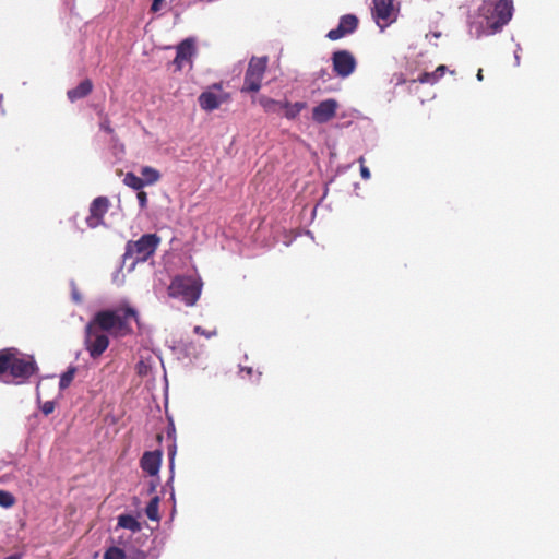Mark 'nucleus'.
<instances>
[{"label": "nucleus", "instance_id": "f257e3e1", "mask_svg": "<svg viewBox=\"0 0 559 559\" xmlns=\"http://www.w3.org/2000/svg\"><path fill=\"white\" fill-rule=\"evenodd\" d=\"M38 368L32 356L21 354L16 348L0 349V379L7 373L15 384L26 382L37 372Z\"/></svg>", "mask_w": 559, "mask_h": 559}, {"label": "nucleus", "instance_id": "f03ea898", "mask_svg": "<svg viewBox=\"0 0 559 559\" xmlns=\"http://www.w3.org/2000/svg\"><path fill=\"white\" fill-rule=\"evenodd\" d=\"M138 319V313L133 308L127 307L116 310H100L94 314L88 322L98 330L108 332L114 336H124L132 332L130 320Z\"/></svg>", "mask_w": 559, "mask_h": 559}, {"label": "nucleus", "instance_id": "7ed1b4c3", "mask_svg": "<svg viewBox=\"0 0 559 559\" xmlns=\"http://www.w3.org/2000/svg\"><path fill=\"white\" fill-rule=\"evenodd\" d=\"M513 14L512 0H487L479 7V15L484 19L483 26L490 34L498 33L509 23Z\"/></svg>", "mask_w": 559, "mask_h": 559}, {"label": "nucleus", "instance_id": "20e7f679", "mask_svg": "<svg viewBox=\"0 0 559 559\" xmlns=\"http://www.w3.org/2000/svg\"><path fill=\"white\" fill-rule=\"evenodd\" d=\"M159 242L160 238L156 234H145L136 241H128L123 260H132L133 263L145 262L155 253Z\"/></svg>", "mask_w": 559, "mask_h": 559}, {"label": "nucleus", "instance_id": "39448f33", "mask_svg": "<svg viewBox=\"0 0 559 559\" xmlns=\"http://www.w3.org/2000/svg\"><path fill=\"white\" fill-rule=\"evenodd\" d=\"M201 283L191 276L175 277L169 287L170 297L181 299L187 306H193L201 295Z\"/></svg>", "mask_w": 559, "mask_h": 559}, {"label": "nucleus", "instance_id": "423d86ee", "mask_svg": "<svg viewBox=\"0 0 559 559\" xmlns=\"http://www.w3.org/2000/svg\"><path fill=\"white\" fill-rule=\"evenodd\" d=\"M267 68V57H252L245 73L242 93H257Z\"/></svg>", "mask_w": 559, "mask_h": 559}, {"label": "nucleus", "instance_id": "0eeeda50", "mask_svg": "<svg viewBox=\"0 0 559 559\" xmlns=\"http://www.w3.org/2000/svg\"><path fill=\"white\" fill-rule=\"evenodd\" d=\"M109 337L106 333L87 323L84 330V347L91 358L100 357L109 346Z\"/></svg>", "mask_w": 559, "mask_h": 559}, {"label": "nucleus", "instance_id": "6e6552de", "mask_svg": "<svg viewBox=\"0 0 559 559\" xmlns=\"http://www.w3.org/2000/svg\"><path fill=\"white\" fill-rule=\"evenodd\" d=\"M331 61L334 74L342 79L352 75L357 68L354 53L346 49L334 51Z\"/></svg>", "mask_w": 559, "mask_h": 559}, {"label": "nucleus", "instance_id": "1a4fd4ad", "mask_svg": "<svg viewBox=\"0 0 559 559\" xmlns=\"http://www.w3.org/2000/svg\"><path fill=\"white\" fill-rule=\"evenodd\" d=\"M222 90L221 83L213 84L210 90L202 92L200 96L198 97V102L200 107L205 111H213L217 109L222 104L229 100V94L227 93H221L215 94L211 90Z\"/></svg>", "mask_w": 559, "mask_h": 559}, {"label": "nucleus", "instance_id": "9d476101", "mask_svg": "<svg viewBox=\"0 0 559 559\" xmlns=\"http://www.w3.org/2000/svg\"><path fill=\"white\" fill-rule=\"evenodd\" d=\"M109 209L107 197H97L90 205V214L86 217V224L90 228H96L104 224V216Z\"/></svg>", "mask_w": 559, "mask_h": 559}, {"label": "nucleus", "instance_id": "9b49d317", "mask_svg": "<svg viewBox=\"0 0 559 559\" xmlns=\"http://www.w3.org/2000/svg\"><path fill=\"white\" fill-rule=\"evenodd\" d=\"M357 27H358L357 16L354 14H346L340 19L337 27L331 29L326 34V37L330 40H337V39L345 37L346 35L354 33L357 29Z\"/></svg>", "mask_w": 559, "mask_h": 559}, {"label": "nucleus", "instance_id": "f8f14e48", "mask_svg": "<svg viewBox=\"0 0 559 559\" xmlns=\"http://www.w3.org/2000/svg\"><path fill=\"white\" fill-rule=\"evenodd\" d=\"M195 53L194 40L192 38H186L176 47V57L173 63L177 71H181L185 63H192V57Z\"/></svg>", "mask_w": 559, "mask_h": 559}, {"label": "nucleus", "instance_id": "ddd939ff", "mask_svg": "<svg viewBox=\"0 0 559 559\" xmlns=\"http://www.w3.org/2000/svg\"><path fill=\"white\" fill-rule=\"evenodd\" d=\"M337 106V102L332 98L321 102L312 109V119L318 123L330 121L335 117Z\"/></svg>", "mask_w": 559, "mask_h": 559}, {"label": "nucleus", "instance_id": "4468645a", "mask_svg": "<svg viewBox=\"0 0 559 559\" xmlns=\"http://www.w3.org/2000/svg\"><path fill=\"white\" fill-rule=\"evenodd\" d=\"M162 462V454L158 451L145 452L141 459V467L148 475L154 476L158 473Z\"/></svg>", "mask_w": 559, "mask_h": 559}, {"label": "nucleus", "instance_id": "2eb2a0df", "mask_svg": "<svg viewBox=\"0 0 559 559\" xmlns=\"http://www.w3.org/2000/svg\"><path fill=\"white\" fill-rule=\"evenodd\" d=\"M393 10V0H373L372 16L378 25L388 21Z\"/></svg>", "mask_w": 559, "mask_h": 559}, {"label": "nucleus", "instance_id": "dca6fc26", "mask_svg": "<svg viewBox=\"0 0 559 559\" xmlns=\"http://www.w3.org/2000/svg\"><path fill=\"white\" fill-rule=\"evenodd\" d=\"M93 91V83L90 79L83 80L76 87L67 92V96L71 102L84 98Z\"/></svg>", "mask_w": 559, "mask_h": 559}, {"label": "nucleus", "instance_id": "f3484780", "mask_svg": "<svg viewBox=\"0 0 559 559\" xmlns=\"http://www.w3.org/2000/svg\"><path fill=\"white\" fill-rule=\"evenodd\" d=\"M447 67L440 64L433 72H424L418 76V82L435 84L437 83L445 73Z\"/></svg>", "mask_w": 559, "mask_h": 559}, {"label": "nucleus", "instance_id": "a211bd4d", "mask_svg": "<svg viewBox=\"0 0 559 559\" xmlns=\"http://www.w3.org/2000/svg\"><path fill=\"white\" fill-rule=\"evenodd\" d=\"M118 527L129 530L132 533H138L142 528L140 522L130 514H121L118 516Z\"/></svg>", "mask_w": 559, "mask_h": 559}, {"label": "nucleus", "instance_id": "6ab92c4d", "mask_svg": "<svg viewBox=\"0 0 559 559\" xmlns=\"http://www.w3.org/2000/svg\"><path fill=\"white\" fill-rule=\"evenodd\" d=\"M141 175L145 185H154L160 179L159 171L151 166L142 167Z\"/></svg>", "mask_w": 559, "mask_h": 559}, {"label": "nucleus", "instance_id": "aec40b11", "mask_svg": "<svg viewBox=\"0 0 559 559\" xmlns=\"http://www.w3.org/2000/svg\"><path fill=\"white\" fill-rule=\"evenodd\" d=\"M76 371H78V368H76V367H74V366H70V367L67 369V371H64V372L60 376V380H59V389H60L61 391H63V390L68 389V388L71 385V383H72V381H73V379H74V377H75V374H76Z\"/></svg>", "mask_w": 559, "mask_h": 559}, {"label": "nucleus", "instance_id": "412c9836", "mask_svg": "<svg viewBox=\"0 0 559 559\" xmlns=\"http://www.w3.org/2000/svg\"><path fill=\"white\" fill-rule=\"evenodd\" d=\"M259 103L265 112H278L283 108L282 103L266 96H261Z\"/></svg>", "mask_w": 559, "mask_h": 559}, {"label": "nucleus", "instance_id": "4be33fe9", "mask_svg": "<svg viewBox=\"0 0 559 559\" xmlns=\"http://www.w3.org/2000/svg\"><path fill=\"white\" fill-rule=\"evenodd\" d=\"M123 183L138 191L145 186V181H143L141 177H138L135 174L131 171L124 175Z\"/></svg>", "mask_w": 559, "mask_h": 559}, {"label": "nucleus", "instance_id": "5701e85b", "mask_svg": "<svg viewBox=\"0 0 559 559\" xmlns=\"http://www.w3.org/2000/svg\"><path fill=\"white\" fill-rule=\"evenodd\" d=\"M158 508H159V498L157 496L153 497L151 501L147 503L145 508V514L147 518L152 521H158L159 514H158Z\"/></svg>", "mask_w": 559, "mask_h": 559}, {"label": "nucleus", "instance_id": "b1692460", "mask_svg": "<svg viewBox=\"0 0 559 559\" xmlns=\"http://www.w3.org/2000/svg\"><path fill=\"white\" fill-rule=\"evenodd\" d=\"M282 106H283V108L286 109L285 116L288 119H294L305 108L304 103H295L293 105L285 103V104H282Z\"/></svg>", "mask_w": 559, "mask_h": 559}, {"label": "nucleus", "instance_id": "393cba45", "mask_svg": "<svg viewBox=\"0 0 559 559\" xmlns=\"http://www.w3.org/2000/svg\"><path fill=\"white\" fill-rule=\"evenodd\" d=\"M15 497L11 492L0 489V507L11 508L15 504Z\"/></svg>", "mask_w": 559, "mask_h": 559}, {"label": "nucleus", "instance_id": "a878e982", "mask_svg": "<svg viewBox=\"0 0 559 559\" xmlns=\"http://www.w3.org/2000/svg\"><path fill=\"white\" fill-rule=\"evenodd\" d=\"M104 559H126V554L121 548L111 546L105 551Z\"/></svg>", "mask_w": 559, "mask_h": 559}, {"label": "nucleus", "instance_id": "bb28decb", "mask_svg": "<svg viewBox=\"0 0 559 559\" xmlns=\"http://www.w3.org/2000/svg\"><path fill=\"white\" fill-rule=\"evenodd\" d=\"M100 129L104 130L108 134L114 133V129L110 126V120L107 115H104L99 124Z\"/></svg>", "mask_w": 559, "mask_h": 559}, {"label": "nucleus", "instance_id": "cd10ccee", "mask_svg": "<svg viewBox=\"0 0 559 559\" xmlns=\"http://www.w3.org/2000/svg\"><path fill=\"white\" fill-rule=\"evenodd\" d=\"M193 331L195 334L203 335L206 338H211L212 336H215L217 334L216 330L206 331L205 329H203L200 325L194 326Z\"/></svg>", "mask_w": 559, "mask_h": 559}, {"label": "nucleus", "instance_id": "c85d7f7f", "mask_svg": "<svg viewBox=\"0 0 559 559\" xmlns=\"http://www.w3.org/2000/svg\"><path fill=\"white\" fill-rule=\"evenodd\" d=\"M358 162L360 164V175H361V177L365 180H368L370 178L371 174H370V170L368 169V167L365 166V158L362 156H360Z\"/></svg>", "mask_w": 559, "mask_h": 559}, {"label": "nucleus", "instance_id": "c756f323", "mask_svg": "<svg viewBox=\"0 0 559 559\" xmlns=\"http://www.w3.org/2000/svg\"><path fill=\"white\" fill-rule=\"evenodd\" d=\"M136 198H138L139 206L141 207V210L146 209V206H147V193L142 191V190H139V192L136 194Z\"/></svg>", "mask_w": 559, "mask_h": 559}, {"label": "nucleus", "instance_id": "7c9ffc66", "mask_svg": "<svg viewBox=\"0 0 559 559\" xmlns=\"http://www.w3.org/2000/svg\"><path fill=\"white\" fill-rule=\"evenodd\" d=\"M55 411V403L52 401H47L44 403V405L41 406V412L45 414V415H49L51 414L52 412Z\"/></svg>", "mask_w": 559, "mask_h": 559}, {"label": "nucleus", "instance_id": "2f4dec72", "mask_svg": "<svg viewBox=\"0 0 559 559\" xmlns=\"http://www.w3.org/2000/svg\"><path fill=\"white\" fill-rule=\"evenodd\" d=\"M164 3H165V0H153V3L151 5V11L152 12L159 11Z\"/></svg>", "mask_w": 559, "mask_h": 559}, {"label": "nucleus", "instance_id": "473e14b6", "mask_svg": "<svg viewBox=\"0 0 559 559\" xmlns=\"http://www.w3.org/2000/svg\"><path fill=\"white\" fill-rule=\"evenodd\" d=\"M240 371H241V372H246V373H247V376H249V377H251V376H252V373H253V369H252L251 367H242V368L240 369Z\"/></svg>", "mask_w": 559, "mask_h": 559}, {"label": "nucleus", "instance_id": "72a5a7b5", "mask_svg": "<svg viewBox=\"0 0 559 559\" xmlns=\"http://www.w3.org/2000/svg\"><path fill=\"white\" fill-rule=\"evenodd\" d=\"M4 559H22V555L21 554H14V555H11L9 557H5Z\"/></svg>", "mask_w": 559, "mask_h": 559}, {"label": "nucleus", "instance_id": "f704fd0d", "mask_svg": "<svg viewBox=\"0 0 559 559\" xmlns=\"http://www.w3.org/2000/svg\"><path fill=\"white\" fill-rule=\"evenodd\" d=\"M477 80L478 81H483L484 80V74H483V70L479 69L478 72H477Z\"/></svg>", "mask_w": 559, "mask_h": 559}]
</instances>
